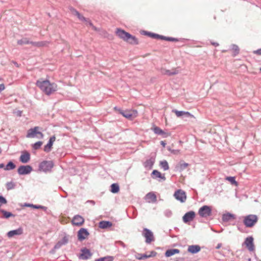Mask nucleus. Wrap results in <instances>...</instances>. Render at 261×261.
<instances>
[{"label": "nucleus", "instance_id": "3c124183", "mask_svg": "<svg viewBox=\"0 0 261 261\" xmlns=\"http://www.w3.org/2000/svg\"><path fill=\"white\" fill-rule=\"evenodd\" d=\"M14 113L16 116H17L18 117H20V116H21L22 112L20 110H17V111L14 112Z\"/></svg>", "mask_w": 261, "mask_h": 261}, {"label": "nucleus", "instance_id": "cd10ccee", "mask_svg": "<svg viewBox=\"0 0 261 261\" xmlns=\"http://www.w3.org/2000/svg\"><path fill=\"white\" fill-rule=\"evenodd\" d=\"M162 72L164 74L170 76L177 74L178 73V71L176 69H173L172 70L163 69Z\"/></svg>", "mask_w": 261, "mask_h": 261}, {"label": "nucleus", "instance_id": "393cba45", "mask_svg": "<svg viewBox=\"0 0 261 261\" xmlns=\"http://www.w3.org/2000/svg\"><path fill=\"white\" fill-rule=\"evenodd\" d=\"M155 159L153 158L147 160L144 163V166L146 168L151 169L154 163Z\"/></svg>", "mask_w": 261, "mask_h": 261}, {"label": "nucleus", "instance_id": "423d86ee", "mask_svg": "<svg viewBox=\"0 0 261 261\" xmlns=\"http://www.w3.org/2000/svg\"><path fill=\"white\" fill-rule=\"evenodd\" d=\"M54 166V163L52 161H45L41 162L39 167L44 172H48L51 171Z\"/></svg>", "mask_w": 261, "mask_h": 261}, {"label": "nucleus", "instance_id": "c03bdc74", "mask_svg": "<svg viewBox=\"0 0 261 261\" xmlns=\"http://www.w3.org/2000/svg\"><path fill=\"white\" fill-rule=\"evenodd\" d=\"M33 207L36 209H42L44 210H45L47 208L46 207L40 205H34Z\"/></svg>", "mask_w": 261, "mask_h": 261}, {"label": "nucleus", "instance_id": "bb28decb", "mask_svg": "<svg viewBox=\"0 0 261 261\" xmlns=\"http://www.w3.org/2000/svg\"><path fill=\"white\" fill-rule=\"evenodd\" d=\"M172 112L175 113L177 117H179L182 115H186L187 117L192 116V115L188 112L180 111L177 110H172Z\"/></svg>", "mask_w": 261, "mask_h": 261}, {"label": "nucleus", "instance_id": "338daca9", "mask_svg": "<svg viewBox=\"0 0 261 261\" xmlns=\"http://www.w3.org/2000/svg\"><path fill=\"white\" fill-rule=\"evenodd\" d=\"M260 71H261V67L260 68Z\"/></svg>", "mask_w": 261, "mask_h": 261}, {"label": "nucleus", "instance_id": "052dcab7", "mask_svg": "<svg viewBox=\"0 0 261 261\" xmlns=\"http://www.w3.org/2000/svg\"><path fill=\"white\" fill-rule=\"evenodd\" d=\"M160 143L164 147H165L166 145V143H165V142L163 141H161Z\"/></svg>", "mask_w": 261, "mask_h": 261}, {"label": "nucleus", "instance_id": "de8ad7c7", "mask_svg": "<svg viewBox=\"0 0 261 261\" xmlns=\"http://www.w3.org/2000/svg\"><path fill=\"white\" fill-rule=\"evenodd\" d=\"M46 44H47V42H46V41L37 42V46H43L46 45Z\"/></svg>", "mask_w": 261, "mask_h": 261}, {"label": "nucleus", "instance_id": "72a5a7b5", "mask_svg": "<svg viewBox=\"0 0 261 261\" xmlns=\"http://www.w3.org/2000/svg\"><path fill=\"white\" fill-rule=\"evenodd\" d=\"M160 166L163 169L164 171L167 170L169 169V165L168 162L166 161H162L160 162Z\"/></svg>", "mask_w": 261, "mask_h": 261}, {"label": "nucleus", "instance_id": "49530a36", "mask_svg": "<svg viewBox=\"0 0 261 261\" xmlns=\"http://www.w3.org/2000/svg\"><path fill=\"white\" fill-rule=\"evenodd\" d=\"M68 239L66 237H64L60 242L62 243L63 245H65L67 243Z\"/></svg>", "mask_w": 261, "mask_h": 261}, {"label": "nucleus", "instance_id": "603ef678", "mask_svg": "<svg viewBox=\"0 0 261 261\" xmlns=\"http://www.w3.org/2000/svg\"><path fill=\"white\" fill-rule=\"evenodd\" d=\"M158 36L156 37V39H160L164 40H165V36L160 35L158 34Z\"/></svg>", "mask_w": 261, "mask_h": 261}, {"label": "nucleus", "instance_id": "4c0bfd02", "mask_svg": "<svg viewBox=\"0 0 261 261\" xmlns=\"http://www.w3.org/2000/svg\"><path fill=\"white\" fill-rule=\"evenodd\" d=\"M2 213L3 214V217L4 218L8 219L10 217H14V215L12 213L9 212H7L5 210L2 211Z\"/></svg>", "mask_w": 261, "mask_h": 261}, {"label": "nucleus", "instance_id": "13d9d810", "mask_svg": "<svg viewBox=\"0 0 261 261\" xmlns=\"http://www.w3.org/2000/svg\"><path fill=\"white\" fill-rule=\"evenodd\" d=\"M33 205H34V204H30V203H24L23 205L24 206L31 207H33Z\"/></svg>", "mask_w": 261, "mask_h": 261}, {"label": "nucleus", "instance_id": "09e8293b", "mask_svg": "<svg viewBox=\"0 0 261 261\" xmlns=\"http://www.w3.org/2000/svg\"><path fill=\"white\" fill-rule=\"evenodd\" d=\"M7 201L5 198L2 196H0V203L2 204H6Z\"/></svg>", "mask_w": 261, "mask_h": 261}, {"label": "nucleus", "instance_id": "774afa93", "mask_svg": "<svg viewBox=\"0 0 261 261\" xmlns=\"http://www.w3.org/2000/svg\"><path fill=\"white\" fill-rule=\"evenodd\" d=\"M0 242H1V240L0 239Z\"/></svg>", "mask_w": 261, "mask_h": 261}, {"label": "nucleus", "instance_id": "39448f33", "mask_svg": "<svg viewBox=\"0 0 261 261\" xmlns=\"http://www.w3.org/2000/svg\"><path fill=\"white\" fill-rule=\"evenodd\" d=\"M115 110H118L119 112V113L121 114L123 116L127 118V119H132L133 117H135L137 116V111H129V110H122L119 109H117V107H115Z\"/></svg>", "mask_w": 261, "mask_h": 261}, {"label": "nucleus", "instance_id": "4be33fe9", "mask_svg": "<svg viewBox=\"0 0 261 261\" xmlns=\"http://www.w3.org/2000/svg\"><path fill=\"white\" fill-rule=\"evenodd\" d=\"M153 132L155 134L161 135L163 137H167L168 136H169V134L165 132L162 129H161L159 127L155 126L153 128Z\"/></svg>", "mask_w": 261, "mask_h": 261}, {"label": "nucleus", "instance_id": "c85d7f7f", "mask_svg": "<svg viewBox=\"0 0 261 261\" xmlns=\"http://www.w3.org/2000/svg\"><path fill=\"white\" fill-rule=\"evenodd\" d=\"M112 226V223L110 221H102L99 223V227L100 228L105 229Z\"/></svg>", "mask_w": 261, "mask_h": 261}, {"label": "nucleus", "instance_id": "4468645a", "mask_svg": "<svg viewBox=\"0 0 261 261\" xmlns=\"http://www.w3.org/2000/svg\"><path fill=\"white\" fill-rule=\"evenodd\" d=\"M89 234L88 230L84 228H81L77 234L78 239L82 241L85 240Z\"/></svg>", "mask_w": 261, "mask_h": 261}, {"label": "nucleus", "instance_id": "aec40b11", "mask_svg": "<svg viewBox=\"0 0 261 261\" xmlns=\"http://www.w3.org/2000/svg\"><path fill=\"white\" fill-rule=\"evenodd\" d=\"M76 16L78 17V18L80 20H81L82 21L86 22L87 24H89L90 26L92 27L93 29H94V30H96V27L93 25V24L91 22V21L89 20V19H86L85 17H84L83 15H82L79 12L76 13Z\"/></svg>", "mask_w": 261, "mask_h": 261}, {"label": "nucleus", "instance_id": "79ce46f5", "mask_svg": "<svg viewBox=\"0 0 261 261\" xmlns=\"http://www.w3.org/2000/svg\"><path fill=\"white\" fill-rule=\"evenodd\" d=\"M6 187L7 190H11L14 188V185L12 182H7L6 184Z\"/></svg>", "mask_w": 261, "mask_h": 261}, {"label": "nucleus", "instance_id": "0eeeda50", "mask_svg": "<svg viewBox=\"0 0 261 261\" xmlns=\"http://www.w3.org/2000/svg\"><path fill=\"white\" fill-rule=\"evenodd\" d=\"M142 234L145 237V242L147 244H150L152 241H154L153 234L150 230L146 228H144Z\"/></svg>", "mask_w": 261, "mask_h": 261}, {"label": "nucleus", "instance_id": "2f4dec72", "mask_svg": "<svg viewBox=\"0 0 261 261\" xmlns=\"http://www.w3.org/2000/svg\"><path fill=\"white\" fill-rule=\"evenodd\" d=\"M119 191V186L117 184H113L111 186V192L113 193H117Z\"/></svg>", "mask_w": 261, "mask_h": 261}, {"label": "nucleus", "instance_id": "7ed1b4c3", "mask_svg": "<svg viewBox=\"0 0 261 261\" xmlns=\"http://www.w3.org/2000/svg\"><path fill=\"white\" fill-rule=\"evenodd\" d=\"M258 221V217L256 215L250 214L243 217V224L248 228L253 227Z\"/></svg>", "mask_w": 261, "mask_h": 261}, {"label": "nucleus", "instance_id": "473e14b6", "mask_svg": "<svg viewBox=\"0 0 261 261\" xmlns=\"http://www.w3.org/2000/svg\"><path fill=\"white\" fill-rule=\"evenodd\" d=\"M15 167V165L12 162L10 161L5 166L4 169L5 170H10L14 169Z\"/></svg>", "mask_w": 261, "mask_h": 261}, {"label": "nucleus", "instance_id": "e2e57ef3", "mask_svg": "<svg viewBox=\"0 0 261 261\" xmlns=\"http://www.w3.org/2000/svg\"><path fill=\"white\" fill-rule=\"evenodd\" d=\"M212 44L215 46H218L219 45V44L216 42H213Z\"/></svg>", "mask_w": 261, "mask_h": 261}, {"label": "nucleus", "instance_id": "a18cd8bd", "mask_svg": "<svg viewBox=\"0 0 261 261\" xmlns=\"http://www.w3.org/2000/svg\"><path fill=\"white\" fill-rule=\"evenodd\" d=\"M168 41H177L178 39L173 37H165V40Z\"/></svg>", "mask_w": 261, "mask_h": 261}, {"label": "nucleus", "instance_id": "69168bd1", "mask_svg": "<svg viewBox=\"0 0 261 261\" xmlns=\"http://www.w3.org/2000/svg\"><path fill=\"white\" fill-rule=\"evenodd\" d=\"M238 229H239V230H240V228H239V226L238 227Z\"/></svg>", "mask_w": 261, "mask_h": 261}, {"label": "nucleus", "instance_id": "8fccbe9b", "mask_svg": "<svg viewBox=\"0 0 261 261\" xmlns=\"http://www.w3.org/2000/svg\"><path fill=\"white\" fill-rule=\"evenodd\" d=\"M62 245H63L62 243H61L60 241L58 242L55 246L54 248L55 249H59L60 248Z\"/></svg>", "mask_w": 261, "mask_h": 261}, {"label": "nucleus", "instance_id": "864d4df0", "mask_svg": "<svg viewBox=\"0 0 261 261\" xmlns=\"http://www.w3.org/2000/svg\"><path fill=\"white\" fill-rule=\"evenodd\" d=\"M253 53L255 54L261 55V48L259 49H257L256 50H254L253 51Z\"/></svg>", "mask_w": 261, "mask_h": 261}, {"label": "nucleus", "instance_id": "c9c22d12", "mask_svg": "<svg viewBox=\"0 0 261 261\" xmlns=\"http://www.w3.org/2000/svg\"><path fill=\"white\" fill-rule=\"evenodd\" d=\"M114 258L113 256H107L104 257H101L96 259L95 261H113Z\"/></svg>", "mask_w": 261, "mask_h": 261}, {"label": "nucleus", "instance_id": "f257e3e1", "mask_svg": "<svg viewBox=\"0 0 261 261\" xmlns=\"http://www.w3.org/2000/svg\"><path fill=\"white\" fill-rule=\"evenodd\" d=\"M36 85L46 95H49L55 92L57 89V86L55 83H51L48 80H38Z\"/></svg>", "mask_w": 261, "mask_h": 261}, {"label": "nucleus", "instance_id": "7c9ffc66", "mask_svg": "<svg viewBox=\"0 0 261 261\" xmlns=\"http://www.w3.org/2000/svg\"><path fill=\"white\" fill-rule=\"evenodd\" d=\"M152 176L153 178H160L165 179L164 176L162 175L161 173L156 170H154L152 172Z\"/></svg>", "mask_w": 261, "mask_h": 261}, {"label": "nucleus", "instance_id": "f03ea898", "mask_svg": "<svg viewBox=\"0 0 261 261\" xmlns=\"http://www.w3.org/2000/svg\"><path fill=\"white\" fill-rule=\"evenodd\" d=\"M116 33L120 38L130 44H137L138 43V40L135 36L123 30L117 29Z\"/></svg>", "mask_w": 261, "mask_h": 261}, {"label": "nucleus", "instance_id": "a211bd4d", "mask_svg": "<svg viewBox=\"0 0 261 261\" xmlns=\"http://www.w3.org/2000/svg\"><path fill=\"white\" fill-rule=\"evenodd\" d=\"M82 253L80 256V258L82 259H87L92 255L90 250L87 248H84L81 250Z\"/></svg>", "mask_w": 261, "mask_h": 261}, {"label": "nucleus", "instance_id": "ddd939ff", "mask_svg": "<svg viewBox=\"0 0 261 261\" xmlns=\"http://www.w3.org/2000/svg\"><path fill=\"white\" fill-rule=\"evenodd\" d=\"M72 223L75 226H81L84 223V219L80 215H75L72 219Z\"/></svg>", "mask_w": 261, "mask_h": 261}, {"label": "nucleus", "instance_id": "b1692460", "mask_svg": "<svg viewBox=\"0 0 261 261\" xmlns=\"http://www.w3.org/2000/svg\"><path fill=\"white\" fill-rule=\"evenodd\" d=\"M146 200L149 202H155L156 201V195L152 192L148 193L145 196Z\"/></svg>", "mask_w": 261, "mask_h": 261}, {"label": "nucleus", "instance_id": "f3484780", "mask_svg": "<svg viewBox=\"0 0 261 261\" xmlns=\"http://www.w3.org/2000/svg\"><path fill=\"white\" fill-rule=\"evenodd\" d=\"M156 254V252L152 251L150 252L149 254L145 253V254H138L136 256V258L138 259L141 260V259H144L150 257H153L155 256Z\"/></svg>", "mask_w": 261, "mask_h": 261}, {"label": "nucleus", "instance_id": "9b49d317", "mask_svg": "<svg viewBox=\"0 0 261 261\" xmlns=\"http://www.w3.org/2000/svg\"><path fill=\"white\" fill-rule=\"evenodd\" d=\"M195 217V213L194 211H189L186 213L182 217L183 222L188 223L193 220Z\"/></svg>", "mask_w": 261, "mask_h": 261}, {"label": "nucleus", "instance_id": "1a4fd4ad", "mask_svg": "<svg viewBox=\"0 0 261 261\" xmlns=\"http://www.w3.org/2000/svg\"><path fill=\"white\" fill-rule=\"evenodd\" d=\"M38 126H35L33 128H30L28 130L26 137L27 138H34L36 136V135L39 134L41 136V137L42 138L43 137V135L41 132L38 131Z\"/></svg>", "mask_w": 261, "mask_h": 261}, {"label": "nucleus", "instance_id": "0e129e2a", "mask_svg": "<svg viewBox=\"0 0 261 261\" xmlns=\"http://www.w3.org/2000/svg\"><path fill=\"white\" fill-rule=\"evenodd\" d=\"M5 166L4 164H0V168H5Z\"/></svg>", "mask_w": 261, "mask_h": 261}, {"label": "nucleus", "instance_id": "4d7b16f0", "mask_svg": "<svg viewBox=\"0 0 261 261\" xmlns=\"http://www.w3.org/2000/svg\"><path fill=\"white\" fill-rule=\"evenodd\" d=\"M168 150L169 151H171V152L173 153H174V154H176L177 153V152H179V150H171L170 149H168Z\"/></svg>", "mask_w": 261, "mask_h": 261}, {"label": "nucleus", "instance_id": "dca6fc26", "mask_svg": "<svg viewBox=\"0 0 261 261\" xmlns=\"http://www.w3.org/2000/svg\"><path fill=\"white\" fill-rule=\"evenodd\" d=\"M23 233V229L22 228L19 227L17 229L9 231L7 233L8 238H12L15 236H19Z\"/></svg>", "mask_w": 261, "mask_h": 261}, {"label": "nucleus", "instance_id": "37998d69", "mask_svg": "<svg viewBox=\"0 0 261 261\" xmlns=\"http://www.w3.org/2000/svg\"><path fill=\"white\" fill-rule=\"evenodd\" d=\"M145 32V35H148L152 38H156V37L158 36L157 34L152 33H150V32Z\"/></svg>", "mask_w": 261, "mask_h": 261}, {"label": "nucleus", "instance_id": "5701e85b", "mask_svg": "<svg viewBox=\"0 0 261 261\" xmlns=\"http://www.w3.org/2000/svg\"><path fill=\"white\" fill-rule=\"evenodd\" d=\"M189 166V164L180 161L175 167L177 171L181 172L186 169Z\"/></svg>", "mask_w": 261, "mask_h": 261}, {"label": "nucleus", "instance_id": "412c9836", "mask_svg": "<svg viewBox=\"0 0 261 261\" xmlns=\"http://www.w3.org/2000/svg\"><path fill=\"white\" fill-rule=\"evenodd\" d=\"M200 247L198 245H193L189 246L188 248V251L192 253L195 254L200 250Z\"/></svg>", "mask_w": 261, "mask_h": 261}, {"label": "nucleus", "instance_id": "e433bc0d", "mask_svg": "<svg viewBox=\"0 0 261 261\" xmlns=\"http://www.w3.org/2000/svg\"><path fill=\"white\" fill-rule=\"evenodd\" d=\"M226 179L229 181L232 185H238V182L236 181L234 177L228 176L226 178Z\"/></svg>", "mask_w": 261, "mask_h": 261}, {"label": "nucleus", "instance_id": "6ab92c4d", "mask_svg": "<svg viewBox=\"0 0 261 261\" xmlns=\"http://www.w3.org/2000/svg\"><path fill=\"white\" fill-rule=\"evenodd\" d=\"M19 160L23 163H27L30 160V154L28 151L22 152L20 156Z\"/></svg>", "mask_w": 261, "mask_h": 261}, {"label": "nucleus", "instance_id": "5fc2aeb1", "mask_svg": "<svg viewBox=\"0 0 261 261\" xmlns=\"http://www.w3.org/2000/svg\"><path fill=\"white\" fill-rule=\"evenodd\" d=\"M5 88V86L4 84H0V92L3 91Z\"/></svg>", "mask_w": 261, "mask_h": 261}, {"label": "nucleus", "instance_id": "20e7f679", "mask_svg": "<svg viewBox=\"0 0 261 261\" xmlns=\"http://www.w3.org/2000/svg\"><path fill=\"white\" fill-rule=\"evenodd\" d=\"M198 214L202 218H207L212 215V208L210 206L203 205L198 210Z\"/></svg>", "mask_w": 261, "mask_h": 261}, {"label": "nucleus", "instance_id": "a878e982", "mask_svg": "<svg viewBox=\"0 0 261 261\" xmlns=\"http://www.w3.org/2000/svg\"><path fill=\"white\" fill-rule=\"evenodd\" d=\"M235 218V215L229 213L223 214L222 217L223 222H228L231 219H234Z\"/></svg>", "mask_w": 261, "mask_h": 261}, {"label": "nucleus", "instance_id": "a19ab883", "mask_svg": "<svg viewBox=\"0 0 261 261\" xmlns=\"http://www.w3.org/2000/svg\"><path fill=\"white\" fill-rule=\"evenodd\" d=\"M164 213L165 216L168 218L170 217L172 215V213L171 211L170 210H168V209L164 211Z\"/></svg>", "mask_w": 261, "mask_h": 261}, {"label": "nucleus", "instance_id": "2eb2a0df", "mask_svg": "<svg viewBox=\"0 0 261 261\" xmlns=\"http://www.w3.org/2000/svg\"><path fill=\"white\" fill-rule=\"evenodd\" d=\"M56 140V137L55 136H51L47 144L44 147V151L46 152H49L51 151L54 142Z\"/></svg>", "mask_w": 261, "mask_h": 261}, {"label": "nucleus", "instance_id": "c756f323", "mask_svg": "<svg viewBox=\"0 0 261 261\" xmlns=\"http://www.w3.org/2000/svg\"><path fill=\"white\" fill-rule=\"evenodd\" d=\"M179 250L178 249H171L167 250L165 252V256L167 257H170L176 253H178Z\"/></svg>", "mask_w": 261, "mask_h": 261}, {"label": "nucleus", "instance_id": "680f3d73", "mask_svg": "<svg viewBox=\"0 0 261 261\" xmlns=\"http://www.w3.org/2000/svg\"><path fill=\"white\" fill-rule=\"evenodd\" d=\"M87 202H89L91 204H92V205H94L95 204V202L93 200H88L87 201Z\"/></svg>", "mask_w": 261, "mask_h": 261}, {"label": "nucleus", "instance_id": "f8f14e48", "mask_svg": "<svg viewBox=\"0 0 261 261\" xmlns=\"http://www.w3.org/2000/svg\"><path fill=\"white\" fill-rule=\"evenodd\" d=\"M244 243L250 251H253L254 250L253 238L252 237H248L246 238Z\"/></svg>", "mask_w": 261, "mask_h": 261}, {"label": "nucleus", "instance_id": "ea45409f", "mask_svg": "<svg viewBox=\"0 0 261 261\" xmlns=\"http://www.w3.org/2000/svg\"><path fill=\"white\" fill-rule=\"evenodd\" d=\"M42 145V142L38 141V142H37L36 143H35V144H34L33 147L34 149H38L39 148H40V147Z\"/></svg>", "mask_w": 261, "mask_h": 261}, {"label": "nucleus", "instance_id": "f704fd0d", "mask_svg": "<svg viewBox=\"0 0 261 261\" xmlns=\"http://www.w3.org/2000/svg\"><path fill=\"white\" fill-rule=\"evenodd\" d=\"M17 44L20 45L30 44V41L27 38H23L17 41Z\"/></svg>", "mask_w": 261, "mask_h": 261}, {"label": "nucleus", "instance_id": "58836bf2", "mask_svg": "<svg viewBox=\"0 0 261 261\" xmlns=\"http://www.w3.org/2000/svg\"><path fill=\"white\" fill-rule=\"evenodd\" d=\"M231 49L234 52V56L239 54V48L238 45L236 44L231 45Z\"/></svg>", "mask_w": 261, "mask_h": 261}, {"label": "nucleus", "instance_id": "6e6552de", "mask_svg": "<svg viewBox=\"0 0 261 261\" xmlns=\"http://www.w3.org/2000/svg\"><path fill=\"white\" fill-rule=\"evenodd\" d=\"M174 196L176 199L180 201L181 202H185L187 198L185 192L180 189L175 191L174 194Z\"/></svg>", "mask_w": 261, "mask_h": 261}, {"label": "nucleus", "instance_id": "bf43d9fd", "mask_svg": "<svg viewBox=\"0 0 261 261\" xmlns=\"http://www.w3.org/2000/svg\"><path fill=\"white\" fill-rule=\"evenodd\" d=\"M30 44H31L32 45H34V46H37V42L30 41Z\"/></svg>", "mask_w": 261, "mask_h": 261}, {"label": "nucleus", "instance_id": "6e6d98bb", "mask_svg": "<svg viewBox=\"0 0 261 261\" xmlns=\"http://www.w3.org/2000/svg\"><path fill=\"white\" fill-rule=\"evenodd\" d=\"M71 11L72 12V14L76 16V13L79 12L77 11H76L74 8L71 9Z\"/></svg>", "mask_w": 261, "mask_h": 261}, {"label": "nucleus", "instance_id": "9d476101", "mask_svg": "<svg viewBox=\"0 0 261 261\" xmlns=\"http://www.w3.org/2000/svg\"><path fill=\"white\" fill-rule=\"evenodd\" d=\"M32 170V168L30 165L20 166L17 170V172L20 175H25L29 174Z\"/></svg>", "mask_w": 261, "mask_h": 261}]
</instances>
